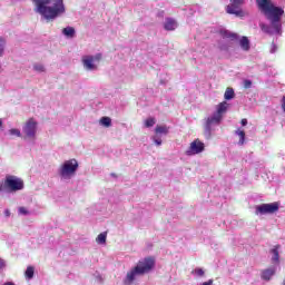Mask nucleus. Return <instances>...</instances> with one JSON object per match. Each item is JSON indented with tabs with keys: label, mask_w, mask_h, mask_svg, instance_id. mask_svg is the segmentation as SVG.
<instances>
[{
	"label": "nucleus",
	"mask_w": 285,
	"mask_h": 285,
	"mask_svg": "<svg viewBox=\"0 0 285 285\" xmlns=\"http://www.w3.org/2000/svg\"><path fill=\"white\" fill-rule=\"evenodd\" d=\"M258 9L268 19L271 26L265 23H259L263 32L266 35H282V16L284 14V9L277 7L271 0H256Z\"/></svg>",
	"instance_id": "obj_1"
},
{
	"label": "nucleus",
	"mask_w": 285,
	"mask_h": 285,
	"mask_svg": "<svg viewBox=\"0 0 285 285\" xmlns=\"http://www.w3.org/2000/svg\"><path fill=\"white\" fill-rule=\"evenodd\" d=\"M33 12L40 14L45 21H55L66 14V3L63 0H31Z\"/></svg>",
	"instance_id": "obj_2"
},
{
	"label": "nucleus",
	"mask_w": 285,
	"mask_h": 285,
	"mask_svg": "<svg viewBox=\"0 0 285 285\" xmlns=\"http://www.w3.org/2000/svg\"><path fill=\"white\" fill-rule=\"evenodd\" d=\"M155 268V258L153 257H145L138 261V263L131 267L124 279L126 285H132L139 277H144V275H148L150 271Z\"/></svg>",
	"instance_id": "obj_3"
},
{
	"label": "nucleus",
	"mask_w": 285,
	"mask_h": 285,
	"mask_svg": "<svg viewBox=\"0 0 285 285\" xmlns=\"http://www.w3.org/2000/svg\"><path fill=\"white\" fill-rule=\"evenodd\" d=\"M77 170H79V161L75 158L69 160H65L63 164L58 168V175L61 181H70L75 175H77Z\"/></svg>",
	"instance_id": "obj_4"
},
{
	"label": "nucleus",
	"mask_w": 285,
	"mask_h": 285,
	"mask_svg": "<svg viewBox=\"0 0 285 285\" xmlns=\"http://www.w3.org/2000/svg\"><path fill=\"white\" fill-rule=\"evenodd\" d=\"M37 132H39V122L35 118H29L22 126V134L24 139H37Z\"/></svg>",
	"instance_id": "obj_5"
},
{
	"label": "nucleus",
	"mask_w": 285,
	"mask_h": 285,
	"mask_svg": "<svg viewBox=\"0 0 285 285\" xmlns=\"http://www.w3.org/2000/svg\"><path fill=\"white\" fill-rule=\"evenodd\" d=\"M101 53L87 55L81 58V63L87 72H95L99 69V61H101Z\"/></svg>",
	"instance_id": "obj_6"
},
{
	"label": "nucleus",
	"mask_w": 285,
	"mask_h": 285,
	"mask_svg": "<svg viewBox=\"0 0 285 285\" xmlns=\"http://www.w3.org/2000/svg\"><path fill=\"white\" fill-rule=\"evenodd\" d=\"M4 186L10 193H17L23 190V180L17 176H7L4 179Z\"/></svg>",
	"instance_id": "obj_7"
},
{
	"label": "nucleus",
	"mask_w": 285,
	"mask_h": 285,
	"mask_svg": "<svg viewBox=\"0 0 285 285\" xmlns=\"http://www.w3.org/2000/svg\"><path fill=\"white\" fill-rule=\"evenodd\" d=\"M279 210V203L262 204L256 206V215H273Z\"/></svg>",
	"instance_id": "obj_8"
},
{
	"label": "nucleus",
	"mask_w": 285,
	"mask_h": 285,
	"mask_svg": "<svg viewBox=\"0 0 285 285\" xmlns=\"http://www.w3.org/2000/svg\"><path fill=\"white\" fill-rule=\"evenodd\" d=\"M222 116H218V114L214 112L209 117L205 119V132L206 135H210L213 132V128L215 126H219L222 124Z\"/></svg>",
	"instance_id": "obj_9"
},
{
	"label": "nucleus",
	"mask_w": 285,
	"mask_h": 285,
	"mask_svg": "<svg viewBox=\"0 0 285 285\" xmlns=\"http://www.w3.org/2000/svg\"><path fill=\"white\" fill-rule=\"evenodd\" d=\"M205 148H206V145H204L202 140L195 139L194 141L190 142L188 149L186 150V155H188V157H193L194 155H199L204 153Z\"/></svg>",
	"instance_id": "obj_10"
},
{
	"label": "nucleus",
	"mask_w": 285,
	"mask_h": 285,
	"mask_svg": "<svg viewBox=\"0 0 285 285\" xmlns=\"http://www.w3.org/2000/svg\"><path fill=\"white\" fill-rule=\"evenodd\" d=\"M230 3L226 7L227 14H235L242 17L240 6L244 4V0H229Z\"/></svg>",
	"instance_id": "obj_11"
},
{
	"label": "nucleus",
	"mask_w": 285,
	"mask_h": 285,
	"mask_svg": "<svg viewBox=\"0 0 285 285\" xmlns=\"http://www.w3.org/2000/svg\"><path fill=\"white\" fill-rule=\"evenodd\" d=\"M275 273H277V267H275V266L264 269L262 272V279H265V282H271V279L273 278Z\"/></svg>",
	"instance_id": "obj_12"
},
{
	"label": "nucleus",
	"mask_w": 285,
	"mask_h": 285,
	"mask_svg": "<svg viewBox=\"0 0 285 285\" xmlns=\"http://www.w3.org/2000/svg\"><path fill=\"white\" fill-rule=\"evenodd\" d=\"M227 110L228 102L223 101L219 105H217L215 114L218 115V117H220L222 119H224V115H226Z\"/></svg>",
	"instance_id": "obj_13"
},
{
	"label": "nucleus",
	"mask_w": 285,
	"mask_h": 285,
	"mask_svg": "<svg viewBox=\"0 0 285 285\" xmlns=\"http://www.w3.org/2000/svg\"><path fill=\"white\" fill-rule=\"evenodd\" d=\"M272 255V263L273 264H279V246L276 245L269 250Z\"/></svg>",
	"instance_id": "obj_14"
},
{
	"label": "nucleus",
	"mask_w": 285,
	"mask_h": 285,
	"mask_svg": "<svg viewBox=\"0 0 285 285\" xmlns=\"http://www.w3.org/2000/svg\"><path fill=\"white\" fill-rule=\"evenodd\" d=\"M165 30H177V21L173 18H167L164 24Z\"/></svg>",
	"instance_id": "obj_15"
},
{
	"label": "nucleus",
	"mask_w": 285,
	"mask_h": 285,
	"mask_svg": "<svg viewBox=\"0 0 285 285\" xmlns=\"http://www.w3.org/2000/svg\"><path fill=\"white\" fill-rule=\"evenodd\" d=\"M77 31L75 30L73 27H66L62 29V35L67 37V39H75V35Z\"/></svg>",
	"instance_id": "obj_16"
},
{
	"label": "nucleus",
	"mask_w": 285,
	"mask_h": 285,
	"mask_svg": "<svg viewBox=\"0 0 285 285\" xmlns=\"http://www.w3.org/2000/svg\"><path fill=\"white\" fill-rule=\"evenodd\" d=\"M239 46H240L242 50H244V52H248V50H250V40H248L247 37H243L239 40Z\"/></svg>",
	"instance_id": "obj_17"
},
{
	"label": "nucleus",
	"mask_w": 285,
	"mask_h": 285,
	"mask_svg": "<svg viewBox=\"0 0 285 285\" xmlns=\"http://www.w3.org/2000/svg\"><path fill=\"white\" fill-rule=\"evenodd\" d=\"M6 48H8V41L6 38L0 37V58L6 55Z\"/></svg>",
	"instance_id": "obj_18"
},
{
	"label": "nucleus",
	"mask_w": 285,
	"mask_h": 285,
	"mask_svg": "<svg viewBox=\"0 0 285 285\" xmlns=\"http://www.w3.org/2000/svg\"><path fill=\"white\" fill-rule=\"evenodd\" d=\"M220 35L223 39H230V41H235V39H237V35L227 30L220 31Z\"/></svg>",
	"instance_id": "obj_19"
},
{
	"label": "nucleus",
	"mask_w": 285,
	"mask_h": 285,
	"mask_svg": "<svg viewBox=\"0 0 285 285\" xmlns=\"http://www.w3.org/2000/svg\"><path fill=\"white\" fill-rule=\"evenodd\" d=\"M100 126H104L105 128H110L112 126V119L110 117H102L99 121Z\"/></svg>",
	"instance_id": "obj_20"
},
{
	"label": "nucleus",
	"mask_w": 285,
	"mask_h": 285,
	"mask_svg": "<svg viewBox=\"0 0 285 285\" xmlns=\"http://www.w3.org/2000/svg\"><path fill=\"white\" fill-rule=\"evenodd\" d=\"M224 98L227 100V101H230V99H234L235 98V90H233V88L228 87L224 94Z\"/></svg>",
	"instance_id": "obj_21"
},
{
	"label": "nucleus",
	"mask_w": 285,
	"mask_h": 285,
	"mask_svg": "<svg viewBox=\"0 0 285 285\" xmlns=\"http://www.w3.org/2000/svg\"><path fill=\"white\" fill-rule=\"evenodd\" d=\"M169 128L167 126H156V135H168Z\"/></svg>",
	"instance_id": "obj_22"
},
{
	"label": "nucleus",
	"mask_w": 285,
	"mask_h": 285,
	"mask_svg": "<svg viewBox=\"0 0 285 285\" xmlns=\"http://www.w3.org/2000/svg\"><path fill=\"white\" fill-rule=\"evenodd\" d=\"M33 70L35 72H46V65L45 63H41V62H36L33 63Z\"/></svg>",
	"instance_id": "obj_23"
},
{
	"label": "nucleus",
	"mask_w": 285,
	"mask_h": 285,
	"mask_svg": "<svg viewBox=\"0 0 285 285\" xmlns=\"http://www.w3.org/2000/svg\"><path fill=\"white\" fill-rule=\"evenodd\" d=\"M236 135L239 136V146H244V141L246 139V132L244 130H236Z\"/></svg>",
	"instance_id": "obj_24"
},
{
	"label": "nucleus",
	"mask_w": 285,
	"mask_h": 285,
	"mask_svg": "<svg viewBox=\"0 0 285 285\" xmlns=\"http://www.w3.org/2000/svg\"><path fill=\"white\" fill-rule=\"evenodd\" d=\"M191 275H194V277H204V275H206V272H204L203 268H195L191 271Z\"/></svg>",
	"instance_id": "obj_25"
},
{
	"label": "nucleus",
	"mask_w": 285,
	"mask_h": 285,
	"mask_svg": "<svg viewBox=\"0 0 285 285\" xmlns=\"http://www.w3.org/2000/svg\"><path fill=\"white\" fill-rule=\"evenodd\" d=\"M8 135H10V137H21V130L17 128H11L8 130Z\"/></svg>",
	"instance_id": "obj_26"
},
{
	"label": "nucleus",
	"mask_w": 285,
	"mask_h": 285,
	"mask_svg": "<svg viewBox=\"0 0 285 285\" xmlns=\"http://www.w3.org/2000/svg\"><path fill=\"white\" fill-rule=\"evenodd\" d=\"M108 235L106 233H101L97 236L96 242L97 244H106Z\"/></svg>",
	"instance_id": "obj_27"
},
{
	"label": "nucleus",
	"mask_w": 285,
	"mask_h": 285,
	"mask_svg": "<svg viewBox=\"0 0 285 285\" xmlns=\"http://www.w3.org/2000/svg\"><path fill=\"white\" fill-rule=\"evenodd\" d=\"M27 279H32L35 277V267L29 266L24 273Z\"/></svg>",
	"instance_id": "obj_28"
},
{
	"label": "nucleus",
	"mask_w": 285,
	"mask_h": 285,
	"mask_svg": "<svg viewBox=\"0 0 285 285\" xmlns=\"http://www.w3.org/2000/svg\"><path fill=\"white\" fill-rule=\"evenodd\" d=\"M155 124H157V121L155 120V118H147L145 120V126L146 128H153V126H155Z\"/></svg>",
	"instance_id": "obj_29"
},
{
	"label": "nucleus",
	"mask_w": 285,
	"mask_h": 285,
	"mask_svg": "<svg viewBox=\"0 0 285 285\" xmlns=\"http://www.w3.org/2000/svg\"><path fill=\"white\" fill-rule=\"evenodd\" d=\"M18 213L19 215H30V212L26 207H19Z\"/></svg>",
	"instance_id": "obj_30"
},
{
	"label": "nucleus",
	"mask_w": 285,
	"mask_h": 285,
	"mask_svg": "<svg viewBox=\"0 0 285 285\" xmlns=\"http://www.w3.org/2000/svg\"><path fill=\"white\" fill-rule=\"evenodd\" d=\"M153 141L156 144V146H161V138H158L157 136H154Z\"/></svg>",
	"instance_id": "obj_31"
},
{
	"label": "nucleus",
	"mask_w": 285,
	"mask_h": 285,
	"mask_svg": "<svg viewBox=\"0 0 285 285\" xmlns=\"http://www.w3.org/2000/svg\"><path fill=\"white\" fill-rule=\"evenodd\" d=\"M252 86H253V81L244 80V88L248 89V88H252Z\"/></svg>",
	"instance_id": "obj_32"
},
{
	"label": "nucleus",
	"mask_w": 285,
	"mask_h": 285,
	"mask_svg": "<svg viewBox=\"0 0 285 285\" xmlns=\"http://www.w3.org/2000/svg\"><path fill=\"white\" fill-rule=\"evenodd\" d=\"M269 52H271L272 55H275V52H277V45L272 43V47H271Z\"/></svg>",
	"instance_id": "obj_33"
},
{
	"label": "nucleus",
	"mask_w": 285,
	"mask_h": 285,
	"mask_svg": "<svg viewBox=\"0 0 285 285\" xmlns=\"http://www.w3.org/2000/svg\"><path fill=\"white\" fill-rule=\"evenodd\" d=\"M2 268H6V261H3L2 258H0V271Z\"/></svg>",
	"instance_id": "obj_34"
},
{
	"label": "nucleus",
	"mask_w": 285,
	"mask_h": 285,
	"mask_svg": "<svg viewBox=\"0 0 285 285\" xmlns=\"http://www.w3.org/2000/svg\"><path fill=\"white\" fill-rule=\"evenodd\" d=\"M282 109L285 112V96L282 98Z\"/></svg>",
	"instance_id": "obj_35"
},
{
	"label": "nucleus",
	"mask_w": 285,
	"mask_h": 285,
	"mask_svg": "<svg viewBox=\"0 0 285 285\" xmlns=\"http://www.w3.org/2000/svg\"><path fill=\"white\" fill-rule=\"evenodd\" d=\"M242 126H247L248 125V120L246 118L242 119L240 121Z\"/></svg>",
	"instance_id": "obj_36"
},
{
	"label": "nucleus",
	"mask_w": 285,
	"mask_h": 285,
	"mask_svg": "<svg viewBox=\"0 0 285 285\" xmlns=\"http://www.w3.org/2000/svg\"><path fill=\"white\" fill-rule=\"evenodd\" d=\"M200 285H213V279H209V281H207V282H205V283H203Z\"/></svg>",
	"instance_id": "obj_37"
},
{
	"label": "nucleus",
	"mask_w": 285,
	"mask_h": 285,
	"mask_svg": "<svg viewBox=\"0 0 285 285\" xmlns=\"http://www.w3.org/2000/svg\"><path fill=\"white\" fill-rule=\"evenodd\" d=\"M4 215H6V217H10V209H6Z\"/></svg>",
	"instance_id": "obj_38"
},
{
	"label": "nucleus",
	"mask_w": 285,
	"mask_h": 285,
	"mask_svg": "<svg viewBox=\"0 0 285 285\" xmlns=\"http://www.w3.org/2000/svg\"><path fill=\"white\" fill-rule=\"evenodd\" d=\"M3 128V120L0 119V131L2 130Z\"/></svg>",
	"instance_id": "obj_39"
},
{
	"label": "nucleus",
	"mask_w": 285,
	"mask_h": 285,
	"mask_svg": "<svg viewBox=\"0 0 285 285\" xmlns=\"http://www.w3.org/2000/svg\"><path fill=\"white\" fill-rule=\"evenodd\" d=\"M3 191V185H2V183H0V193H2Z\"/></svg>",
	"instance_id": "obj_40"
},
{
	"label": "nucleus",
	"mask_w": 285,
	"mask_h": 285,
	"mask_svg": "<svg viewBox=\"0 0 285 285\" xmlns=\"http://www.w3.org/2000/svg\"><path fill=\"white\" fill-rule=\"evenodd\" d=\"M222 48V50H226V47H220Z\"/></svg>",
	"instance_id": "obj_41"
}]
</instances>
